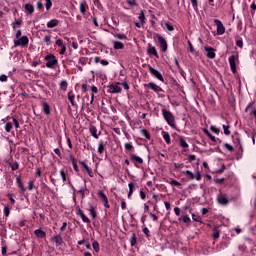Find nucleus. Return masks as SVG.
I'll return each mask as SVG.
<instances>
[{"label":"nucleus","mask_w":256,"mask_h":256,"mask_svg":"<svg viewBox=\"0 0 256 256\" xmlns=\"http://www.w3.org/2000/svg\"><path fill=\"white\" fill-rule=\"evenodd\" d=\"M211 131L213 132V133H216V135H219V128H217V127H215V126H211Z\"/></svg>","instance_id":"obj_53"},{"label":"nucleus","mask_w":256,"mask_h":256,"mask_svg":"<svg viewBox=\"0 0 256 256\" xmlns=\"http://www.w3.org/2000/svg\"><path fill=\"white\" fill-rule=\"evenodd\" d=\"M224 147L228 150V151H233V146H231L230 144H224Z\"/></svg>","instance_id":"obj_58"},{"label":"nucleus","mask_w":256,"mask_h":256,"mask_svg":"<svg viewBox=\"0 0 256 256\" xmlns=\"http://www.w3.org/2000/svg\"><path fill=\"white\" fill-rule=\"evenodd\" d=\"M119 85H121V83L110 84L109 86H107L108 92L109 93H121V87H119Z\"/></svg>","instance_id":"obj_5"},{"label":"nucleus","mask_w":256,"mask_h":256,"mask_svg":"<svg viewBox=\"0 0 256 256\" xmlns=\"http://www.w3.org/2000/svg\"><path fill=\"white\" fill-rule=\"evenodd\" d=\"M236 45H237V47H243V40H237L236 41Z\"/></svg>","instance_id":"obj_62"},{"label":"nucleus","mask_w":256,"mask_h":256,"mask_svg":"<svg viewBox=\"0 0 256 256\" xmlns=\"http://www.w3.org/2000/svg\"><path fill=\"white\" fill-rule=\"evenodd\" d=\"M165 26H166V29H167L168 31H173V30H174L173 25H171V23H169V22H166V23H165Z\"/></svg>","instance_id":"obj_47"},{"label":"nucleus","mask_w":256,"mask_h":256,"mask_svg":"<svg viewBox=\"0 0 256 256\" xmlns=\"http://www.w3.org/2000/svg\"><path fill=\"white\" fill-rule=\"evenodd\" d=\"M71 161H72V165L73 168L76 172H79V166H77V159H75L74 157H71Z\"/></svg>","instance_id":"obj_26"},{"label":"nucleus","mask_w":256,"mask_h":256,"mask_svg":"<svg viewBox=\"0 0 256 256\" xmlns=\"http://www.w3.org/2000/svg\"><path fill=\"white\" fill-rule=\"evenodd\" d=\"M182 221H183V223H190L191 218H189V216L185 215V216H182Z\"/></svg>","instance_id":"obj_45"},{"label":"nucleus","mask_w":256,"mask_h":256,"mask_svg":"<svg viewBox=\"0 0 256 256\" xmlns=\"http://www.w3.org/2000/svg\"><path fill=\"white\" fill-rule=\"evenodd\" d=\"M162 115L170 127H175V116H173V113H171L169 110L163 109Z\"/></svg>","instance_id":"obj_1"},{"label":"nucleus","mask_w":256,"mask_h":256,"mask_svg":"<svg viewBox=\"0 0 256 256\" xmlns=\"http://www.w3.org/2000/svg\"><path fill=\"white\" fill-rule=\"evenodd\" d=\"M9 213H10V209H9V206H5L4 207V214L6 217H9Z\"/></svg>","instance_id":"obj_54"},{"label":"nucleus","mask_w":256,"mask_h":256,"mask_svg":"<svg viewBox=\"0 0 256 256\" xmlns=\"http://www.w3.org/2000/svg\"><path fill=\"white\" fill-rule=\"evenodd\" d=\"M158 43L160 45L161 51H163V53H165V51H167V40H165V38H163V36L158 35Z\"/></svg>","instance_id":"obj_7"},{"label":"nucleus","mask_w":256,"mask_h":256,"mask_svg":"<svg viewBox=\"0 0 256 256\" xmlns=\"http://www.w3.org/2000/svg\"><path fill=\"white\" fill-rule=\"evenodd\" d=\"M114 37H116V39H127L125 34H114Z\"/></svg>","instance_id":"obj_44"},{"label":"nucleus","mask_w":256,"mask_h":256,"mask_svg":"<svg viewBox=\"0 0 256 256\" xmlns=\"http://www.w3.org/2000/svg\"><path fill=\"white\" fill-rule=\"evenodd\" d=\"M80 217L84 223H91V220L85 214H82Z\"/></svg>","instance_id":"obj_42"},{"label":"nucleus","mask_w":256,"mask_h":256,"mask_svg":"<svg viewBox=\"0 0 256 256\" xmlns=\"http://www.w3.org/2000/svg\"><path fill=\"white\" fill-rule=\"evenodd\" d=\"M184 175H186V177L190 178L191 180L195 179V174H193V172H191L189 170L184 172Z\"/></svg>","instance_id":"obj_33"},{"label":"nucleus","mask_w":256,"mask_h":256,"mask_svg":"<svg viewBox=\"0 0 256 256\" xmlns=\"http://www.w3.org/2000/svg\"><path fill=\"white\" fill-rule=\"evenodd\" d=\"M143 233H144L147 237H149V228L144 227V228H143Z\"/></svg>","instance_id":"obj_61"},{"label":"nucleus","mask_w":256,"mask_h":256,"mask_svg":"<svg viewBox=\"0 0 256 256\" xmlns=\"http://www.w3.org/2000/svg\"><path fill=\"white\" fill-rule=\"evenodd\" d=\"M18 187H20L21 191H25V186H23V182L21 181L20 177L16 179Z\"/></svg>","instance_id":"obj_29"},{"label":"nucleus","mask_w":256,"mask_h":256,"mask_svg":"<svg viewBox=\"0 0 256 256\" xmlns=\"http://www.w3.org/2000/svg\"><path fill=\"white\" fill-rule=\"evenodd\" d=\"M114 49H125V45L119 41H113Z\"/></svg>","instance_id":"obj_22"},{"label":"nucleus","mask_w":256,"mask_h":256,"mask_svg":"<svg viewBox=\"0 0 256 256\" xmlns=\"http://www.w3.org/2000/svg\"><path fill=\"white\" fill-rule=\"evenodd\" d=\"M68 99L70 103L75 106V95H73L71 92L68 93Z\"/></svg>","instance_id":"obj_31"},{"label":"nucleus","mask_w":256,"mask_h":256,"mask_svg":"<svg viewBox=\"0 0 256 256\" xmlns=\"http://www.w3.org/2000/svg\"><path fill=\"white\" fill-rule=\"evenodd\" d=\"M128 5H137V2L135 0H127Z\"/></svg>","instance_id":"obj_63"},{"label":"nucleus","mask_w":256,"mask_h":256,"mask_svg":"<svg viewBox=\"0 0 256 256\" xmlns=\"http://www.w3.org/2000/svg\"><path fill=\"white\" fill-rule=\"evenodd\" d=\"M146 87H148V89H152V91H155V93H160V91H163L161 87H159L157 84L153 82L148 83Z\"/></svg>","instance_id":"obj_10"},{"label":"nucleus","mask_w":256,"mask_h":256,"mask_svg":"<svg viewBox=\"0 0 256 256\" xmlns=\"http://www.w3.org/2000/svg\"><path fill=\"white\" fill-rule=\"evenodd\" d=\"M205 51L207 52L208 59H215V49L211 47H205Z\"/></svg>","instance_id":"obj_12"},{"label":"nucleus","mask_w":256,"mask_h":256,"mask_svg":"<svg viewBox=\"0 0 256 256\" xmlns=\"http://www.w3.org/2000/svg\"><path fill=\"white\" fill-rule=\"evenodd\" d=\"M37 9H39L40 11L43 10V2L41 1L37 2Z\"/></svg>","instance_id":"obj_59"},{"label":"nucleus","mask_w":256,"mask_h":256,"mask_svg":"<svg viewBox=\"0 0 256 256\" xmlns=\"http://www.w3.org/2000/svg\"><path fill=\"white\" fill-rule=\"evenodd\" d=\"M103 151H105V145H103V142H100L98 144V153H100V155H103Z\"/></svg>","instance_id":"obj_30"},{"label":"nucleus","mask_w":256,"mask_h":256,"mask_svg":"<svg viewBox=\"0 0 256 256\" xmlns=\"http://www.w3.org/2000/svg\"><path fill=\"white\" fill-rule=\"evenodd\" d=\"M52 6H53V3L51 2V0H46L45 7L47 11H49V9H51Z\"/></svg>","instance_id":"obj_39"},{"label":"nucleus","mask_w":256,"mask_h":256,"mask_svg":"<svg viewBox=\"0 0 256 256\" xmlns=\"http://www.w3.org/2000/svg\"><path fill=\"white\" fill-rule=\"evenodd\" d=\"M11 129H13V124L11 122L6 123L5 125V131L7 133H11Z\"/></svg>","instance_id":"obj_32"},{"label":"nucleus","mask_w":256,"mask_h":256,"mask_svg":"<svg viewBox=\"0 0 256 256\" xmlns=\"http://www.w3.org/2000/svg\"><path fill=\"white\" fill-rule=\"evenodd\" d=\"M80 165H82V167L85 169V171H87L89 177H93V170H91V168H89V166H87V164H85V162H80Z\"/></svg>","instance_id":"obj_19"},{"label":"nucleus","mask_w":256,"mask_h":256,"mask_svg":"<svg viewBox=\"0 0 256 256\" xmlns=\"http://www.w3.org/2000/svg\"><path fill=\"white\" fill-rule=\"evenodd\" d=\"M60 89H62V91H67V81L63 80L60 83Z\"/></svg>","instance_id":"obj_36"},{"label":"nucleus","mask_w":256,"mask_h":256,"mask_svg":"<svg viewBox=\"0 0 256 256\" xmlns=\"http://www.w3.org/2000/svg\"><path fill=\"white\" fill-rule=\"evenodd\" d=\"M192 3V7H194V9H197V0H191Z\"/></svg>","instance_id":"obj_64"},{"label":"nucleus","mask_w":256,"mask_h":256,"mask_svg":"<svg viewBox=\"0 0 256 256\" xmlns=\"http://www.w3.org/2000/svg\"><path fill=\"white\" fill-rule=\"evenodd\" d=\"M90 215H92L93 219H96L97 217V212H95V208H93V206L90 208Z\"/></svg>","instance_id":"obj_41"},{"label":"nucleus","mask_w":256,"mask_h":256,"mask_svg":"<svg viewBox=\"0 0 256 256\" xmlns=\"http://www.w3.org/2000/svg\"><path fill=\"white\" fill-rule=\"evenodd\" d=\"M239 59L238 54H233L229 57L230 69L232 73H237V63L236 61Z\"/></svg>","instance_id":"obj_4"},{"label":"nucleus","mask_w":256,"mask_h":256,"mask_svg":"<svg viewBox=\"0 0 256 256\" xmlns=\"http://www.w3.org/2000/svg\"><path fill=\"white\" fill-rule=\"evenodd\" d=\"M15 47H27L29 45V38L27 36H22L14 40Z\"/></svg>","instance_id":"obj_3"},{"label":"nucleus","mask_w":256,"mask_h":256,"mask_svg":"<svg viewBox=\"0 0 256 256\" xmlns=\"http://www.w3.org/2000/svg\"><path fill=\"white\" fill-rule=\"evenodd\" d=\"M174 212H175V215H177L178 217L179 215H181V209H179V207H175Z\"/></svg>","instance_id":"obj_57"},{"label":"nucleus","mask_w":256,"mask_h":256,"mask_svg":"<svg viewBox=\"0 0 256 256\" xmlns=\"http://www.w3.org/2000/svg\"><path fill=\"white\" fill-rule=\"evenodd\" d=\"M12 171H17L19 169V164L17 162L10 164Z\"/></svg>","instance_id":"obj_40"},{"label":"nucleus","mask_w":256,"mask_h":256,"mask_svg":"<svg viewBox=\"0 0 256 256\" xmlns=\"http://www.w3.org/2000/svg\"><path fill=\"white\" fill-rule=\"evenodd\" d=\"M78 194L81 195L82 199H85V189L80 188V189L78 190Z\"/></svg>","instance_id":"obj_50"},{"label":"nucleus","mask_w":256,"mask_h":256,"mask_svg":"<svg viewBox=\"0 0 256 256\" xmlns=\"http://www.w3.org/2000/svg\"><path fill=\"white\" fill-rule=\"evenodd\" d=\"M24 9L25 11L30 13V15L35 12V7L33 6V4H25Z\"/></svg>","instance_id":"obj_21"},{"label":"nucleus","mask_w":256,"mask_h":256,"mask_svg":"<svg viewBox=\"0 0 256 256\" xmlns=\"http://www.w3.org/2000/svg\"><path fill=\"white\" fill-rule=\"evenodd\" d=\"M149 73H151L153 77H156V79H159V81H162V82L165 81V79L163 78V75H161L159 71L154 69L152 66H149Z\"/></svg>","instance_id":"obj_8"},{"label":"nucleus","mask_w":256,"mask_h":256,"mask_svg":"<svg viewBox=\"0 0 256 256\" xmlns=\"http://www.w3.org/2000/svg\"><path fill=\"white\" fill-rule=\"evenodd\" d=\"M214 23L217 27V33L218 35H223L225 33V26H223V23L220 20L215 19Z\"/></svg>","instance_id":"obj_9"},{"label":"nucleus","mask_w":256,"mask_h":256,"mask_svg":"<svg viewBox=\"0 0 256 256\" xmlns=\"http://www.w3.org/2000/svg\"><path fill=\"white\" fill-rule=\"evenodd\" d=\"M0 81H1L2 83L5 82V81H7V75H5V74L0 75Z\"/></svg>","instance_id":"obj_60"},{"label":"nucleus","mask_w":256,"mask_h":256,"mask_svg":"<svg viewBox=\"0 0 256 256\" xmlns=\"http://www.w3.org/2000/svg\"><path fill=\"white\" fill-rule=\"evenodd\" d=\"M53 243H56V246L59 247L60 245H63V237L61 235H55L52 237Z\"/></svg>","instance_id":"obj_13"},{"label":"nucleus","mask_w":256,"mask_h":256,"mask_svg":"<svg viewBox=\"0 0 256 256\" xmlns=\"http://www.w3.org/2000/svg\"><path fill=\"white\" fill-rule=\"evenodd\" d=\"M163 139H165L167 145H171V136L169 135V132L162 131Z\"/></svg>","instance_id":"obj_20"},{"label":"nucleus","mask_w":256,"mask_h":256,"mask_svg":"<svg viewBox=\"0 0 256 256\" xmlns=\"http://www.w3.org/2000/svg\"><path fill=\"white\" fill-rule=\"evenodd\" d=\"M192 219H193V221H196L197 223L201 222V217L197 216L195 214H192Z\"/></svg>","instance_id":"obj_49"},{"label":"nucleus","mask_w":256,"mask_h":256,"mask_svg":"<svg viewBox=\"0 0 256 256\" xmlns=\"http://www.w3.org/2000/svg\"><path fill=\"white\" fill-rule=\"evenodd\" d=\"M204 133L205 135H207V137H209V139L213 142V143H217V138H215V136H213L209 130L204 129Z\"/></svg>","instance_id":"obj_23"},{"label":"nucleus","mask_w":256,"mask_h":256,"mask_svg":"<svg viewBox=\"0 0 256 256\" xmlns=\"http://www.w3.org/2000/svg\"><path fill=\"white\" fill-rule=\"evenodd\" d=\"M13 124H14V127H16V129H19V121L17 120V118H13Z\"/></svg>","instance_id":"obj_56"},{"label":"nucleus","mask_w":256,"mask_h":256,"mask_svg":"<svg viewBox=\"0 0 256 256\" xmlns=\"http://www.w3.org/2000/svg\"><path fill=\"white\" fill-rule=\"evenodd\" d=\"M139 19L141 23H145V13H143V11H141V13L139 14Z\"/></svg>","instance_id":"obj_48"},{"label":"nucleus","mask_w":256,"mask_h":256,"mask_svg":"<svg viewBox=\"0 0 256 256\" xmlns=\"http://www.w3.org/2000/svg\"><path fill=\"white\" fill-rule=\"evenodd\" d=\"M45 61L46 62V67H48V69H53V67H55V65H57L58 63V60H57V57H55V55H47L45 57Z\"/></svg>","instance_id":"obj_2"},{"label":"nucleus","mask_w":256,"mask_h":256,"mask_svg":"<svg viewBox=\"0 0 256 256\" xmlns=\"http://www.w3.org/2000/svg\"><path fill=\"white\" fill-rule=\"evenodd\" d=\"M223 129L226 135H231V131H229V126L223 125Z\"/></svg>","instance_id":"obj_51"},{"label":"nucleus","mask_w":256,"mask_h":256,"mask_svg":"<svg viewBox=\"0 0 256 256\" xmlns=\"http://www.w3.org/2000/svg\"><path fill=\"white\" fill-rule=\"evenodd\" d=\"M218 203L220 205H227V203H229V200L227 199V194L218 195Z\"/></svg>","instance_id":"obj_11"},{"label":"nucleus","mask_w":256,"mask_h":256,"mask_svg":"<svg viewBox=\"0 0 256 256\" xmlns=\"http://www.w3.org/2000/svg\"><path fill=\"white\" fill-rule=\"evenodd\" d=\"M80 11L81 13H87V9L85 8V4H80Z\"/></svg>","instance_id":"obj_55"},{"label":"nucleus","mask_w":256,"mask_h":256,"mask_svg":"<svg viewBox=\"0 0 256 256\" xmlns=\"http://www.w3.org/2000/svg\"><path fill=\"white\" fill-rule=\"evenodd\" d=\"M131 246L134 247L137 243V236L135 234H132V237L130 239Z\"/></svg>","instance_id":"obj_34"},{"label":"nucleus","mask_w":256,"mask_h":256,"mask_svg":"<svg viewBox=\"0 0 256 256\" xmlns=\"http://www.w3.org/2000/svg\"><path fill=\"white\" fill-rule=\"evenodd\" d=\"M92 247H93L94 251H96V253H99V242L94 241L92 243Z\"/></svg>","instance_id":"obj_35"},{"label":"nucleus","mask_w":256,"mask_h":256,"mask_svg":"<svg viewBox=\"0 0 256 256\" xmlns=\"http://www.w3.org/2000/svg\"><path fill=\"white\" fill-rule=\"evenodd\" d=\"M44 43H47V45H51V35H47L44 37Z\"/></svg>","instance_id":"obj_43"},{"label":"nucleus","mask_w":256,"mask_h":256,"mask_svg":"<svg viewBox=\"0 0 256 256\" xmlns=\"http://www.w3.org/2000/svg\"><path fill=\"white\" fill-rule=\"evenodd\" d=\"M179 141H180V147H183V149H187V147H189V144H187V142L185 141V139H183V137H180Z\"/></svg>","instance_id":"obj_25"},{"label":"nucleus","mask_w":256,"mask_h":256,"mask_svg":"<svg viewBox=\"0 0 256 256\" xmlns=\"http://www.w3.org/2000/svg\"><path fill=\"white\" fill-rule=\"evenodd\" d=\"M212 237L213 239H219V229L217 227H214Z\"/></svg>","instance_id":"obj_28"},{"label":"nucleus","mask_w":256,"mask_h":256,"mask_svg":"<svg viewBox=\"0 0 256 256\" xmlns=\"http://www.w3.org/2000/svg\"><path fill=\"white\" fill-rule=\"evenodd\" d=\"M57 25H59V20L57 19H52L47 23L48 29H53V27H57Z\"/></svg>","instance_id":"obj_17"},{"label":"nucleus","mask_w":256,"mask_h":256,"mask_svg":"<svg viewBox=\"0 0 256 256\" xmlns=\"http://www.w3.org/2000/svg\"><path fill=\"white\" fill-rule=\"evenodd\" d=\"M60 175L63 181H67V174L65 173V170H61Z\"/></svg>","instance_id":"obj_46"},{"label":"nucleus","mask_w":256,"mask_h":256,"mask_svg":"<svg viewBox=\"0 0 256 256\" xmlns=\"http://www.w3.org/2000/svg\"><path fill=\"white\" fill-rule=\"evenodd\" d=\"M170 185L174 187H181V184L179 183V181L173 180V179L170 181Z\"/></svg>","instance_id":"obj_38"},{"label":"nucleus","mask_w":256,"mask_h":256,"mask_svg":"<svg viewBox=\"0 0 256 256\" xmlns=\"http://www.w3.org/2000/svg\"><path fill=\"white\" fill-rule=\"evenodd\" d=\"M129 187V193H128V197H131L133 195V189H135V184H133L132 182H130L128 184Z\"/></svg>","instance_id":"obj_27"},{"label":"nucleus","mask_w":256,"mask_h":256,"mask_svg":"<svg viewBox=\"0 0 256 256\" xmlns=\"http://www.w3.org/2000/svg\"><path fill=\"white\" fill-rule=\"evenodd\" d=\"M141 133L144 137H146V139H151V135L146 129L141 130Z\"/></svg>","instance_id":"obj_37"},{"label":"nucleus","mask_w":256,"mask_h":256,"mask_svg":"<svg viewBox=\"0 0 256 256\" xmlns=\"http://www.w3.org/2000/svg\"><path fill=\"white\" fill-rule=\"evenodd\" d=\"M148 55H154V57H159V55L157 54V50L155 49V47L151 46V44L148 45Z\"/></svg>","instance_id":"obj_16"},{"label":"nucleus","mask_w":256,"mask_h":256,"mask_svg":"<svg viewBox=\"0 0 256 256\" xmlns=\"http://www.w3.org/2000/svg\"><path fill=\"white\" fill-rule=\"evenodd\" d=\"M34 235L38 237V239H45L47 237V233L41 229H37L34 231Z\"/></svg>","instance_id":"obj_14"},{"label":"nucleus","mask_w":256,"mask_h":256,"mask_svg":"<svg viewBox=\"0 0 256 256\" xmlns=\"http://www.w3.org/2000/svg\"><path fill=\"white\" fill-rule=\"evenodd\" d=\"M89 131L92 137H94V139H99V134H97V127H95L94 125H91L89 128Z\"/></svg>","instance_id":"obj_15"},{"label":"nucleus","mask_w":256,"mask_h":256,"mask_svg":"<svg viewBox=\"0 0 256 256\" xmlns=\"http://www.w3.org/2000/svg\"><path fill=\"white\" fill-rule=\"evenodd\" d=\"M43 111L45 115H49L51 113V107L47 104V102H43Z\"/></svg>","instance_id":"obj_24"},{"label":"nucleus","mask_w":256,"mask_h":256,"mask_svg":"<svg viewBox=\"0 0 256 256\" xmlns=\"http://www.w3.org/2000/svg\"><path fill=\"white\" fill-rule=\"evenodd\" d=\"M130 159H131V161H136V163L143 165V159L135 154H131Z\"/></svg>","instance_id":"obj_18"},{"label":"nucleus","mask_w":256,"mask_h":256,"mask_svg":"<svg viewBox=\"0 0 256 256\" xmlns=\"http://www.w3.org/2000/svg\"><path fill=\"white\" fill-rule=\"evenodd\" d=\"M131 149H133V144H131V143H126V144H125V150H126V151H131Z\"/></svg>","instance_id":"obj_52"},{"label":"nucleus","mask_w":256,"mask_h":256,"mask_svg":"<svg viewBox=\"0 0 256 256\" xmlns=\"http://www.w3.org/2000/svg\"><path fill=\"white\" fill-rule=\"evenodd\" d=\"M98 197L99 199H101V201H103L104 203V207H106V209H109V199H107V195H105V193L101 190L98 191Z\"/></svg>","instance_id":"obj_6"}]
</instances>
